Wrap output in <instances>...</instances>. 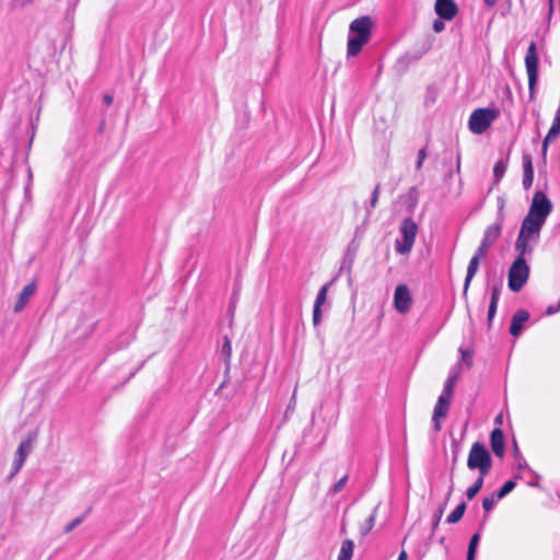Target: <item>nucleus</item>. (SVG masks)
<instances>
[{"mask_svg":"<svg viewBox=\"0 0 560 560\" xmlns=\"http://www.w3.org/2000/svg\"><path fill=\"white\" fill-rule=\"evenodd\" d=\"M373 26L374 22L369 15H362L350 23L347 43L348 57H355L361 52L371 39Z\"/></svg>","mask_w":560,"mask_h":560,"instance_id":"f257e3e1","label":"nucleus"},{"mask_svg":"<svg viewBox=\"0 0 560 560\" xmlns=\"http://www.w3.org/2000/svg\"><path fill=\"white\" fill-rule=\"evenodd\" d=\"M467 466L469 469H477L480 475H488L492 467V459L487 447L480 443H472L468 457Z\"/></svg>","mask_w":560,"mask_h":560,"instance_id":"f03ea898","label":"nucleus"},{"mask_svg":"<svg viewBox=\"0 0 560 560\" xmlns=\"http://www.w3.org/2000/svg\"><path fill=\"white\" fill-rule=\"evenodd\" d=\"M538 55H537V46L535 42H530L526 56H525V67L528 77V91H529V100L534 101L536 98V89L538 83Z\"/></svg>","mask_w":560,"mask_h":560,"instance_id":"7ed1b4c3","label":"nucleus"},{"mask_svg":"<svg viewBox=\"0 0 560 560\" xmlns=\"http://www.w3.org/2000/svg\"><path fill=\"white\" fill-rule=\"evenodd\" d=\"M499 110L494 108H477L469 118V129L476 135L483 133L498 118Z\"/></svg>","mask_w":560,"mask_h":560,"instance_id":"20e7f679","label":"nucleus"},{"mask_svg":"<svg viewBox=\"0 0 560 560\" xmlns=\"http://www.w3.org/2000/svg\"><path fill=\"white\" fill-rule=\"evenodd\" d=\"M399 231L402 235V240H396L395 249L398 254H408L415 244L418 225L412 218H406L402 220Z\"/></svg>","mask_w":560,"mask_h":560,"instance_id":"39448f33","label":"nucleus"},{"mask_svg":"<svg viewBox=\"0 0 560 560\" xmlns=\"http://www.w3.org/2000/svg\"><path fill=\"white\" fill-rule=\"evenodd\" d=\"M529 276V266L525 258H516L509 269V288L518 292L526 283Z\"/></svg>","mask_w":560,"mask_h":560,"instance_id":"423d86ee","label":"nucleus"},{"mask_svg":"<svg viewBox=\"0 0 560 560\" xmlns=\"http://www.w3.org/2000/svg\"><path fill=\"white\" fill-rule=\"evenodd\" d=\"M552 211V202L542 191H536L533 196L529 210L526 215L546 222Z\"/></svg>","mask_w":560,"mask_h":560,"instance_id":"0eeeda50","label":"nucleus"},{"mask_svg":"<svg viewBox=\"0 0 560 560\" xmlns=\"http://www.w3.org/2000/svg\"><path fill=\"white\" fill-rule=\"evenodd\" d=\"M502 225L501 222H495L492 225H489L483 234V237L481 240V243L479 247L477 248L476 253L479 255L486 256L488 253V249L498 241V238L501 235L502 232Z\"/></svg>","mask_w":560,"mask_h":560,"instance_id":"6e6552de","label":"nucleus"},{"mask_svg":"<svg viewBox=\"0 0 560 560\" xmlns=\"http://www.w3.org/2000/svg\"><path fill=\"white\" fill-rule=\"evenodd\" d=\"M545 222L528 215H525V218L522 221L520 233L523 236H527L533 240L534 243H536L539 238L540 231L544 226Z\"/></svg>","mask_w":560,"mask_h":560,"instance_id":"1a4fd4ad","label":"nucleus"},{"mask_svg":"<svg viewBox=\"0 0 560 560\" xmlns=\"http://www.w3.org/2000/svg\"><path fill=\"white\" fill-rule=\"evenodd\" d=\"M451 401L452 399L446 398L442 395H440V397L438 398L432 415V421L434 424V430L436 432L440 431L442 428L441 421L446 418L450 410Z\"/></svg>","mask_w":560,"mask_h":560,"instance_id":"9d476101","label":"nucleus"},{"mask_svg":"<svg viewBox=\"0 0 560 560\" xmlns=\"http://www.w3.org/2000/svg\"><path fill=\"white\" fill-rule=\"evenodd\" d=\"M434 11L440 19L451 21L458 13V5L454 0H436Z\"/></svg>","mask_w":560,"mask_h":560,"instance_id":"9b49d317","label":"nucleus"},{"mask_svg":"<svg viewBox=\"0 0 560 560\" xmlns=\"http://www.w3.org/2000/svg\"><path fill=\"white\" fill-rule=\"evenodd\" d=\"M395 307L399 313H406L411 303L409 290L406 285H398L395 290Z\"/></svg>","mask_w":560,"mask_h":560,"instance_id":"f8f14e48","label":"nucleus"},{"mask_svg":"<svg viewBox=\"0 0 560 560\" xmlns=\"http://www.w3.org/2000/svg\"><path fill=\"white\" fill-rule=\"evenodd\" d=\"M523 161V187L525 190H528L534 182V166L530 154L524 153L522 156Z\"/></svg>","mask_w":560,"mask_h":560,"instance_id":"ddd939ff","label":"nucleus"},{"mask_svg":"<svg viewBox=\"0 0 560 560\" xmlns=\"http://www.w3.org/2000/svg\"><path fill=\"white\" fill-rule=\"evenodd\" d=\"M490 444L494 455L502 458L504 456L505 443L504 434L501 429L497 428L492 430L490 435Z\"/></svg>","mask_w":560,"mask_h":560,"instance_id":"4468645a","label":"nucleus"},{"mask_svg":"<svg viewBox=\"0 0 560 560\" xmlns=\"http://www.w3.org/2000/svg\"><path fill=\"white\" fill-rule=\"evenodd\" d=\"M35 291L36 283L34 281L25 285L21 293L19 294V298L13 306V311L15 313L21 312L28 302V299L35 293Z\"/></svg>","mask_w":560,"mask_h":560,"instance_id":"2eb2a0df","label":"nucleus"},{"mask_svg":"<svg viewBox=\"0 0 560 560\" xmlns=\"http://www.w3.org/2000/svg\"><path fill=\"white\" fill-rule=\"evenodd\" d=\"M532 238L518 234L515 241V250L517 252L516 258H525L526 255H532L533 247L530 246Z\"/></svg>","mask_w":560,"mask_h":560,"instance_id":"dca6fc26","label":"nucleus"},{"mask_svg":"<svg viewBox=\"0 0 560 560\" xmlns=\"http://www.w3.org/2000/svg\"><path fill=\"white\" fill-rule=\"evenodd\" d=\"M32 447V441L31 440H27V441H24L20 444L19 448H18V452H16V459L14 462V470H13V475L16 474L21 467L23 466L27 455H28V452Z\"/></svg>","mask_w":560,"mask_h":560,"instance_id":"f3484780","label":"nucleus"},{"mask_svg":"<svg viewBox=\"0 0 560 560\" xmlns=\"http://www.w3.org/2000/svg\"><path fill=\"white\" fill-rule=\"evenodd\" d=\"M482 255H479L478 253H475V255L471 257L468 267H467V275L465 279V290H467L471 279L475 277V275L478 271L480 259L482 258Z\"/></svg>","mask_w":560,"mask_h":560,"instance_id":"a211bd4d","label":"nucleus"},{"mask_svg":"<svg viewBox=\"0 0 560 560\" xmlns=\"http://www.w3.org/2000/svg\"><path fill=\"white\" fill-rule=\"evenodd\" d=\"M354 544L351 539H346L341 544L338 560H351L353 556Z\"/></svg>","mask_w":560,"mask_h":560,"instance_id":"6ab92c4d","label":"nucleus"},{"mask_svg":"<svg viewBox=\"0 0 560 560\" xmlns=\"http://www.w3.org/2000/svg\"><path fill=\"white\" fill-rule=\"evenodd\" d=\"M328 283L324 284L316 296L315 303H314V310L313 315H320V306L326 301L327 291H328Z\"/></svg>","mask_w":560,"mask_h":560,"instance_id":"aec40b11","label":"nucleus"},{"mask_svg":"<svg viewBox=\"0 0 560 560\" xmlns=\"http://www.w3.org/2000/svg\"><path fill=\"white\" fill-rule=\"evenodd\" d=\"M487 475H480L478 476V478L475 480L474 485H471L467 490H466V497L468 500H472L477 494L478 492L481 490L482 486H483V479Z\"/></svg>","mask_w":560,"mask_h":560,"instance_id":"412c9836","label":"nucleus"},{"mask_svg":"<svg viewBox=\"0 0 560 560\" xmlns=\"http://www.w3.org/2000/svg\"><path fill=\"white\" fill-rule=\"evenodd\" d=\"M466 511V503L465 502H462L460 504H458L455 510L446 517V522L448 524H456L458 523L464 513Z\"/></svg>","mask_w":560,"mask_h":560,"instance_id":"4be33fe9","label":"nucleus"},{"mask_svg":"<svg viewBox=\"0 0 560 560\" xmlns=\"http://www.w3.org/2000/svg\"><path fill=\"white\" fill-rule=\"evenodd\" d=\"M457 378H458L457 375H452L446 380V382L444 384L443 393L441 394L442 396L450 398V399L453 398L454 387L456 385Z\"/></svg>","mask_w":560,"mask_h":560,"instance_id":"5701e85b","label":"nucleus"},{"mask_svg":"<svg viewBox=\"0 0 560 560\" xmlns=\"http://www.w3.org/2000/svg\"><path fill=\"white\" fill-rule=\"evenodd\" d=\"M527 319H528V317H513V320H512V324L510 327L511 335L514 337L518 336Z\"/></svg>","mask_w":560,"mask_h":560,"instance_id":"b1692460","label":"nucleus"},{"mask_svg":"<svg viewBox=\"0 0 560 560\" xmlns=\"http://www.w3.org/2000/svg\"><path fill=\"white\" fill-rule=\"evenodd\" d=\"M480 539V535L477 533L471 536L469 545H468V551H467V560H475V553Z\"/></svg>","mask_w":560,"mask_h":560,"instance_id":"393cba45","label":"nucleus"},{"mask_svg":"<svg viewBox=\"0 0 560 560\" xmlns=\"http://www.w3.org/2000/svg\"><path fill=\"white\" fill-rule=\"evenodd\" d=\"M500 295V290L498 287H493L491 290V301L489 304V310L487 315H494L497 311V304Z\"/></svg>","mask_w":560,"mask_h":560,"instance_id":"a878e982","label":"nucleus"},{"mask_svg":"<svg viewBox=\"0 0 560 560\" xmlns=\"http://www.w3.org/2000/svg\"><path fill=\"white\" fill-rule=\"evenodd\" d=\"M506 171V162L498 161L493 167L494 182L499 183Z\"/></svg>","mask_w":560,"mask_h":560,"instance_id":"bb28decb","label":"nucleus"},{"mask_svg":"<svg viewBox=\"0 0 560 560\" xmlns=\"http://www.w3.org/2000/svg\"><path fill=\"white\" fill-rule=\"evenodd\" d=\"M516 486V482L514 480H508L499 489L498 492L494 494L497 495V499H502L506 494H509Z\"/></svg>","mask_w":560,"mask_h":560,"instance_id":"cd10ccee","label":"nucleus"},{"mask_svg":"<svg viewBox=\"0 0 560 560\" xmlns=\"http://www.w3.org/2000/svg\"><path fill=\"white\" fill-rule=\"evenodd\" d=\"M374 526V516L371 515L364 520L363 524L359 527V533L361 536H365Z\"/></svg>","mask_w":560,"mask_h":560,"instance_id":"c85d7f7f","label":"nucleus"},{"mask_svg":"<svg viewBox=\"0 0 560 560\" xmlns=\"http://www.w3.org/2000/svg\"><path fill=\"white\" fill-rule=\"evenodd\" d=\"M495 500L497 495L494 493H492L490 497L483 498L482 508L486 514H488L493 509Z\"/></svg>","mask_w":560,"mask_h":560,"instance_id":"c756f323","label":"nucleus"},{"mask_svg":"<svg viewBox=\"0 0 560 560\" xmlns=\"http://www.w3.org/2000/svg\"><path fill=\"white\" fill-rule=\"evenodd\" d=\"M459 352L462 354V361L467 365L468 369H470L474 363L472 352L462 348L459 349Z\"/></svg>","mask_w":560,"mask_h":560,"instance_id":"7c9ffc66","label":"nucleus"},{"mask_svg":"<svg viewBox=\"0 0 560 560\" xmlns=\"http://www.w3.org/2000/svg\"><path fill=\"white\" fill-rule=\"evenodd\" d=\"M380 190H381V184H377L372 192V197H371V201H370L371 209L375 208V206L378 201Z\"/></svg>","mask_w":560,"mask_h":560,"instance_id":"2f4dec72","label":"nucleus"},{"mask_svg":"<svg viewBox=\"0 0 560 560\" xmlns=\"http://www.w3.org/2000/svg\"><path fill=\"white\" fill-rule=\"evenodd\" d=\"M348 480V475L342 476L338 482H336L332 487V493H338L343 489Z\"/></svg>","mask_w":560,"mask_h":560,"instance_id":"473e14b6","label":"nucleus"},{"mask_svg":"<svg viewBox=\"0 0 560 560\" xmlns=\"http://www.w3.org/2000/svg\"><path fill=\"white\" fill-rule=\"evenodd\" d=\"M498 202H499V213H498V221L497 222H501V224H503L505 201H504V199L502 197H500L498 199Z\"/></svg>","mask_w":560,"mask_h":560,"instance_id":"72a5a7b5","label":"nucleus"},{"mask_svg":"<svg viewBox=\"0 0 560 560\" xmlns=\"http://www.w3.org/2000/svg\"><path fill=\"white\" fill-rule=\"evenodd\" d=\"M425 156H427L425 149L424 148L420 149L419 152H418V160H417V163H416V168L417 170L421 168L423 160L425 159Z\"/></svg>","mask_w":560,"mask_h":560,"instance_id":"f704fd0d","label":"nucleus"},{"mask_svg":"<svg viewBox=\"0 0 560 560\" xmlns=\"http://www.w3.org/2000/svg\"><path fill=\"white\" fill-rule=\"evenodd\" d=\"M445 25L442 19H436L433 22L432 28L435 33H440L444 30Z\"/></svg>","mask_w":560,"mask_h":560,"instance_id":"c9c22d12","label":"nucleus"},{"mask_svg":"<svg viewBox=\"0 0 560 560\" xmlns=\"http://www.w3.org/2000/svg\"><path fill=\"white\" fill-rule=\"evenodd\" d=\"M222 351L226 355V358L231 357L232 346H231V341L228 338H225V340H224V343L222 346Z\"/></svg>","mask_w":560,"mask_h":560,"instance_id":"e433bc0d","label":"nucleus"},{"mask_svg":"<svg viewBox=\"0 0 560 560\" xmlns=\"http://www.w3.org/2000/svg\"><path fill=\"white\" fill-rule=\"evenodd\" d=\"M560 312V300L556 305H549L546 310V315H553L556 313Z\"/></svg>","mask_w":560,"mask_h":560,"instance_id":"4c0bfd02","label":"nucleus"},{"mask_svg":"<svg viewBox=\"0 0 560 560\" xmlns=\"http://www.w3.org/2000/svg\"><path fill=\"white\" fill-rule=\"evenodd\" d=\"M81 523V518L78 517L75 520H73L66 528L67 532H70L77 525H79Z\"/></svg>","mask_w":560,"mask_h":560,"instance_id":"58836bf2","label":"nucleus"},{"mask_svg":"<svg viewBox=\"0 0 560 560\" xmlns=\"http://www.w3.org/2000/svg\"><path fill=\"white\" fill-rule=\"evenodd\" d=\"M103 101H104V103H105L107 106H109V105H112V104H113L114 98H113V96H112L110 94H105V95L103 96Z\"/></svg>","mask_w":560,"mask_h":560,"instance_id":"ea45409f","label":"nucleus"},{"mask_svg":"<svg viewBox=\"0 0 560 560\" xmlns=\"http://www.w3.org/2000/svg\"><path fill=\"white\" fill-rule=\"evenodd\" d=\"M442 514H443V510L441 509V510L439 511L438 516H435V522H434V524H433V527H434V528H436V527H438V525H439V523H440V521H441Z\"/></svg>","mask_w":560,"mask_h":560,"instance_id":"a19ab883","label":"nucleus"},{"mask_svg":"<svg viewBox=\"0 0 560 560\" xmlns=\"http://www.w3.org/2000/svg\"><path fill=\"white\" fill-rule=\"evenodd\" d=\"M485 3L489 7V8H493L497 3H498V0H483Z\"/></svg>","mask_w":560,"mask_h":560,"instance_id":"79ce46f5","label":"nucleus"},{"mask_svg":"<svg viewBox=\"0 0 560 560\" xmlns=\"http://www.w3.org/2000/svg\"><path fill=\"white\" fill-rule=\"evenodd\" d=\"M407 558H408L407 551L406 550H401L399 556H398V560H407Z\"/></svg>","mask_w":560,"mask_h":560,"instance_id":"37998d69","label":"nucleus"},{"mask_svg":"<svg viewBox=\"0 0 560 560\" xmlns=\"http://www.w3.org/2000/svg\"><path fill=\"white\" fill-rule=\"evenodd\" d=\"M514 315H520V316H523V315H529L528 311L526 310H523V308H520L515 312Z\"/></svg>","mask_w":560,"mask_h":560,"instance_id":"c03bdc74","label":"nucleus"},{"mask_svg":"<svg viewBox=\"0 0 560 560\" xmlns=\"http://www.w3.org/2000/svg\"><path fill=\"white\" fill-rule=\"evenodd\" d=\"M322 317H313L314 326H317L319 324Z\"/></svg>","mask_w":560,"mask_h":560,"instance_id":"a18cd8bd","label":"nucleus"},{"mask_svg":"<svg viewBox=\"0 0 560 560\" xmlns=\"http://www.w3.org/2000/svg\"><path fill=\"white\" fill-rule=\"evenodd\" d=\"M492 318H493L492 316H489V317H488V326H489V327L491 326Z\"/></svg>","mask_w":560,"mask_h":560,"instance_id":"49530a36","label":"nucleus"},{"mask_svg":"<svg viewBox=\"0 0 560 560\" xmlns=\"http://www.w3.org/2000/svg\"><path fill=\"white\" fill-rule=\"evenodd\" d=\"M459 165H460L459 155H457V170H459Z\"/></svg>","mask_w":560,"mask_h":560,"instance_id":"de8ad7c7","label":"nucleus"},{"mask_svg":"<svg viewBox=\"0 0 560 560\" xmlns=\"http://www.w3.org/2000/svg\"><path fill=\"white\" fill-rule=\"evenodd\" d=\"M495 422H499V423L501 422V416H498V417L495 418Z\"/></svg>","mask_w":560,"mask_h":560,"instance_id":"09e8293b","label":"nucleus"},{"mask_svg":"<svg viewBox=\"0 0 560 560\" xmlns=\"http://www.w3.org/2000/svg\"><path fill=\"white\" fill-rule=\"evenodd\" d=\"M410 192H416V187H412V188L410 189Z\"/></svg>","mask_w":560,"mask_h":560,"instance_id":"8fccbe9b","label":"nucleus"},{"mask_svg":"<svg viewBox=\"0 0 560 560\" xmlns=\"http://www.w3.org/2000/svg\"><path fill=\"white\" fill-rule=\"evenodd\" d=\"M33 0H26L23 4L31 3Z\"/></svg>","mask_w":560,"mask_h":560,"instance_id":"3c124183","label":"nucleus"},{"mask_svg":"<svg viewBox=\"0 0 560 560\" xmlns=\"http://www.w3.org/2000/svg\"><path fill=\"white\" fill-rule=\"evenodd\" d=\"M33 138H34V135L32 136V138L30 139V144L33 142Z\"/></svg>","mask_w":560,"mask_h":560,"instance_id":"603ef678","label":"nucleus"}]
</instances>
